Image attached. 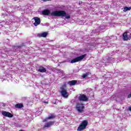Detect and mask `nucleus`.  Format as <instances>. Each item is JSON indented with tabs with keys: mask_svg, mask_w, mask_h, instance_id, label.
<instances>
[{
	"mask_svg": "<svg viewBox=\"0 0 131 131\" xmlns=\"http://www.w3.org/2000/svg\"><path fill=\"white\" fill-rule=\"evenodd\" d=\"M52 17H65L66 19H70L71 16L64 10L54 11L51 13Z\"/></svg>",
	"mask_w": 131,
	"mask_h": 131,
	"instance_id": "nucleus-1",
	"label": "nucleus"
},
{
	"mask_svg": "<svg viewBox=\"0 0 131 131\" xmlns=\"http://www.w3.org/2000/svg\"><path fill=\"white\" fill-rule=\"evenodd\" d=\"M88 124H89V121L86 120H84L80 123L78 127L77 130L81 131L83 130V129H85V128H86V126H88Z\"/></svg>",
	"mask_w": 131,
	"mask_h": 131,
	"instance_id": "nucleus-2",
	"label": "nucleus"
},
{
	"mask_svg": "<svg viewBox=\"0 0 131 131\" xmlns=\"http://www.w3.org/2000/svg\"><path fill=\"white\" fill-rule=\"evenodd\" d=\"M76 108L78 112L82 113L84 109V104L80 103H77L76 104Z\"/></svg>",
	"mask_w": 131,
	"mask_h": 131,
	"instance_id": "nucleus-3",
	"label": "nucleus"
},
{
	"mask_svg": "<svg viewBox=\"0 0 131 131\" xmlns=\"http://www.w3.org/2000/svg\"><path fill=\"white\" fill-rule=\"evenodd\" d=\"M85 56H86V55L84 54L80 56L77 57L75 58L72 59V60L71 61V63H76L77 62H79V61H81V60H83V59L85 58Z\"/></svg>",
	"mask_w": 131,
	"mask_h": 131,
	"instance_id": "nucleus-4",
	"label": "nucleus"
},
{
	"mask_svg": "<svg viewBox=\"0 0 131 131\" xmlns=\"http://www.w3.org/2000/svg\"><path fill=\"white\" fill-rule=\"evenodd\" d=\"M123 39L124 40H129L131 39V32H125L123 34Z\"/></svg>",
	"mask_w": 131,
	"mask_h": 131,
	"instance_id": "nucleus-5",
	"label": "nucleus"
},
{
	"mask_svg": "<svg viewBox=\"0 0 131 131\" xmlns=\"http://www.w3.org/2000/svg\"><path fill=\"white\" fill-rule=\"evenodd\" d=\"M61 91L60 92L61 96L65 99H67L69 97V93L64 89V88H61Z\"/></svg>",
	"mask_w": 131,
	"mask_h": 131,
	"instance_id": "nucleus-6",
	"label": "nucleus"
},
{
	"mask_svg": "<svg viewBox=\"0 0 131 131\" xmlns=\"http://www.w3.org/2000/svg\"><path fill=\"white\" fill-rule=\"evenodd\" d=\"M79 100L80 102H88L89 101V98L87 97L85 94H81L78 97Z\"/></svg>",
	"mask_w": 131,
	"mask_h": 131,
	"instance_id": "nucleus-7",
	"label": "nucleus"
},
{
	"mask_svg": "<svg viewBox=\"0 0 131 131\" xmlns=\"http://www.w3.org/2000/svg\"><path fill=\"white\" fill-rule=\"evenodd\" d=\"M54 124H55V121H54L48 122L44 125L43 128H49V127H51L52 125H54Z\"/></svg>",
	"mask_w": 131,
	"mask_h": 131,
	"instance_id": "nucleus-8",
	"label": "nucleus"
},
{
	"mask_svg": "<svg viewBox=\"0 0 131 131\" xmlns=\"http://www.w3.org/2000/svg\"><path fill=\"white\" fill-rule=\"evenodd\" d=\"M55 117H56V116L54 114H50L48 117L45 118V119L43 120V122H47L48 120H50V119H54Z\"/></svg>",
	"mask_w": 131,
	"mask_h": 131,
	"instance_id": "nucleus-9",
	"label": "nucleus"
},
{
	"mask_svg": "<svg viewBox=\"0 0 131 131\" xmlns=\"http://www.w3.org/2000/svg\"><path fill=\"white\" fill-rule=\"evenodd\" d=\"M33 19L35 21V23L33 24L34 26H38V25H39V24H40V18L38 17H34Z\"/></svg>",
	"mask_w": 131,
	"mask_h": 131,
	"instance_id": "nucleus-10",
	"label": "nucleus"
},
{
	"mask_svg": "<svg viewBox=\"0 0 131 131\" xmlns=\"http://www.w3.org/2000/svg\"><path fill=\"white\" fill-rule=\"evenodd\" d=\"M2 115L6 116V117H9V118H12L13 116V114L6 111L2 112Z\"/></svg>",
	"mask_w": 131,
	"mask_h": 131,
	"instance_id": "nucleus-11",
	"label": "nucleus"
},
{
	"mask_svg": "<svg viewBox=\"0 0 131 131\" xmlns=\"http://www.w3.org/2000/svg\"><path fill=\"white\" fill-rule=\"evenodd\" d=\"M37 70L38 72H40L41 73H45L47 72V69L42 66H39Z\"/></svg>",
	"mask_w": 131,
	"mask_h": 131,
	"instance_id": "nucleus-12",
	"label": "nucleus"
},
{
	"mask_svg": "<svg viewBox=\"0 0 131 131\" xmlns=\"http://www.w3.org/2000/svg\"><path fill=\"white\" fill-rule=\"evenodd\" d=\"M42 14L45 16H49V15L51 14V11L48 9H45L42 11Z\"/></svg>",
	"mask_w": 131,
	"mask_h": 131,
	"instance_id": "nucleus-13",
	"label": "nucleus"
},
{
	"mask_svg": "<svg viewBox=\"0 0 131 131\" xmlns=\"http://www.w3.org/2000/svg\"><path fill=\"white\" fill-rule=\"evenodd\" d=\"M77 83V80H73L72 81H69L68 82V84H69L71 86H72V85H75Z\"/></svg>",
	"mask_w": 131,
	"mask_h": 131,
	"instance_id": "nucleus-14",
	"label": "nucleus"
},
{
	"mask_svg": "<svg viewBox=\"0 0 131 131\" xmlns=\"http://www.w3.org/2000/svg\"><path fill=\"white\" fill-rule=\"evenodd\" d=\"M48 34H49L48 32H43L38 34L37 36H38L39 37H46V36H48Z\"/></svg>",
	"mask_w": 131,
	"mask_h": 131,
	"instance_id": "nucleus-15",
	"label": "nucleus"
},
{
	"mask_svg": "<svg viewBox=\"0 0 131 131\" xmlns=\"http://www.w3.org/2000/svg\"><path fill=\"white\" fill-rule=\"evenodd\" d=\"M23 107H24V105L22 103H18L15 105V108H17L18 109H21Z\"/></svg>",
	"mask_w": 131,
	"mask_h": 131,
	"instance_id": "nucleus-16",
	"label": "nucleus"
},
{
	"mask_svg": "<svg viewBox=\"0 0 131 131\" xmlns=\"http://www.w3.org/2000/svg\"><path fill=\"white\" fill-rule=\"evenodd\" d=\"M130 10H131V7H125L124 8V12H126L127 11H130Z\"/></svg>",
	"mask_w": 131,
	"mask_h": 131,
	"instance_id": "nucleus-17",
	"label": "nucleus"
},
{
	"mask_svg": "<svg viewBox=\"0 0 131 131\" xmlns=\"http://www.w3.org/2000/svg\"><path fill=\"white\" fill-rule=\"evenodd\" d=\"M90 75V73L88 72L86 73L85 74H83L82 76L83 78H85V77H87V76H89Z\"/></svg>",
	"mask_w": 131,
	"mask_h": 131,
	"instance_id": "nucleus-18",
	"label": "nucleus"
},
{
	"mask_svg": "<svg viewBox=\"0 0 131 131\" xmlns=\"http://www.w3.org/2000/svg\"><path fill=\"white\" fill-rule=\"evenodd\" d=\"M127 98H128V99H129V98H131V92H130V94L128 95Z\"/></svg>",
	"mask_w": 131,
	"mask_h": 131,
	"instance_id": "nucleus-19",
	"label": "nucleus"
},
{
	"mask_svg": "<svg viewBox=\"0 0 131 131\" xmlns=\"http://www.w3.org/2000/svg\"><path fill=\"white\" fill-rule=\"evenodd\" d=\"M43 2H51V0H42Z\"/></svg>",
	"mask_w": 131,
	"mask_h": 131,
	"instance_id": "nucleus-20",
	"label": "nucleus"
},
{
	"mask_svg": "<svg viewBox=\"0 0 131 131\" xmlns=\"http://www.w3.org/2000/svg\"><path fill=\"white\" fill-rule=\"evenodd\" d=\"M129 110L131 111V107H129Z\"/></svg>",
	"mask_w": 131,
	"mask_h": 131,
	"instance_id": "nucleus-21",
	"label": "nucleus"
},
{
	"mask_svg": "<svg viewBox=\"0 0 131 131\" xmlns=\"http://www.w3.org/2000/svg\"><path fill=\"white\" fill-rule=\"evenodd\" d=\"M22 47V46H18V48H21Z\"/></svg>",
	"mask_w": 131,
	"mask_h": 131,
	"instance_id": "nucleus-22",
	"label": "nucleus"
},
{
	"mask_svg": "<svg viewBox=\"0 0 131 131\" xmlns=\"http://www.w3.org/2000/svg\"><path fill=\"white\" fill-rule=\"evenodd\" d=\"M18 131H25V130H23V129H20V130H18Z\"/></svg>",
	"mask_w": 131,
	"mask_h": 131,
	"instance_id": "nucleus-23",
	"label": "nucleus"
},
{
	"mask_svg": "<svg viewBox=\"0 0 131 131\" xmlns=\"http://www.w3.org/2000/svg\"><path fill=\"white\" fill-rule=\"evenodd\" d=\"M14 2H16V1H17V0H14Z\"/></svg>",
	"mask_w": 131,
	"mask_h": 131,
	"instance_id": "nucleus-24",
	"label": "nucleus"
},
{
	"mask_svg": "<svg viewBox=\"0 0 131 131\" xmlns=\"http://www.w3.org/2000/svg\"><path fill=\"white\" fill-rule=\"evenodd\" d=\"M46 103H49V102H47Z\"/></svg>",
	"mask_w": 131,
	"mask_h": 131,
	"instance_id": "nucleus-25",
	"label": "nucleus"
},
{
	"mask_svg": "<svg viewBox=\"0 0 131 131\" xmlns=\"http://www.w3.org/2000/svg\"><path fill=\"white\" fill-rule=\"evenodd\" d=\"M54 104H56V102H55V103H54Z\"/></svg>",
	"mask_w": 131,
	"mask_h": 131,
	"instance_id": "nucleus-26",
	"label": "nucleus"
}]
</instances>
